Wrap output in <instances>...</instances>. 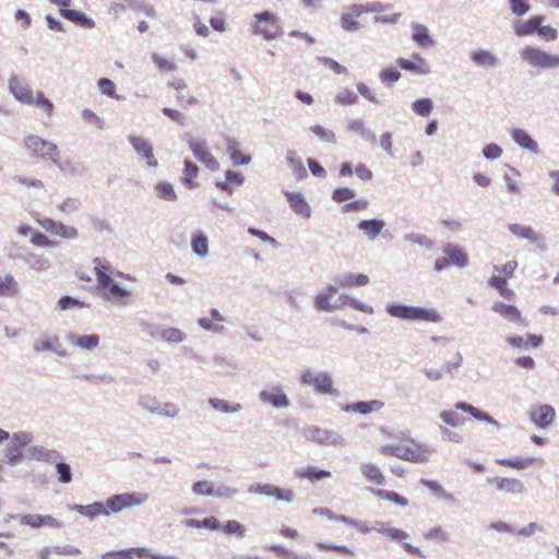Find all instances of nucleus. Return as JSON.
<instances>
[{
    "instance_id": "obj_1",
    "label": "nucleus",
    "mask_w": 559,
    "mask_h": 559,
    "mask_svg": "<svg viewBox=\"0 0 559 559\" xmlns=\"http://www.w3.org/2000/svg\"><path fill=\"white\" fill-rule=\"evenodd\" d=\"M337 293V288L334 286L326 287L325 292L319 294L316 297L314 300V307L319 311H332L336 308L344 307L346 305L353 307L356 310H359L365 313H372L373 309L371 306H368L366 304H361L357 301L356 299L349 298L347 296H341L340 297V304L332 305L330 302V299Z\"/></svg>"
},
{
    "instance_id": "obj_2",
    "label": "nucleus",
    "mask_w": 559,
    "mask_h": 559,
    "mask_svg": "<svg viewBox=\"0 0 559 559\" xmlns=\"http://www.w3.org/2000/svg\"><path fill=\"white\" fill-rule=\"evenodd\" d=\"M386 312L390 316L402 320L426 321L433 323L441 321V316L435 309L411 307L405 305H389L386 307Z\"/></svg>"
},
{
    "instance_id": "obj_3",
    "label": "nucleus",
    "mask_w": 559,
    "mask_h": 559,
    "mask_svg": "<svg viewBox=\"0 0 559 559\" xmlns=\"http://www.w3.org/2000/svg\"><path fill=\"white\" fill-rule=\"evenodd\" d=\"M251 27L254 35L261 36L265 40H273L283 34L278 16L270 11L255 13Z\"/></svg>"
},
{
    "instance_id": "obj_4",
    "label": "nucleus",
    "mask_w": 559,
    "mask_h": 559,
    "mask_svg": "<svg viewBox=\"0 0 559 559\" xmlns=\"http://www.w3.org/2000/svg\"><path fill=\"white\" fill-rule=\"evenodd\" d=\"M522 59L535 68L559 67V56L550 55L539 48L527 46L522 50Z\"/></svg>"
},
{
    "instance_id": "obj_5",
    "label": "nucleus",
    "mask_w": 559,
    "mask_h": 559,
    "mask_svg": "<svg viewBox=\"0 0 559 559\" xmlns=\"http://www.w3.org/2000/svg\"><path fill=\"white\" fill-rule=\"evenodd\" d=\"M25 146L36 156L57 162L59 150L56 144L47 142L38 135H27L24 140Z\"/></svg>"
},
{
    "instance_id": "obj_6",
    "label": "nucleus",
    "mask_w": 559,
    "mask_h": 559,
    "mask_svg": "<svg viewBox=\"0 0 559 559\" xmlns=\"http://www.w3.org/2000/svg\"><path fill=\"white\" fill-rule=\"evenodd\" d=\"M432 450L426 443L414 439L402 441L403 460L412 463H425L428 461Z\"/></svg>"
},
{
    "instance_id": "obj_7",
    "label": "nucleus",
    "mask_w": 559,
    "mask_h": 559,
    "mask_svg": "<svg viewBox=\"0 0 559 559\" xmlns=\"http://www.w3.org/2000/svg\"><path fill=\"white\" fill-rule=\"evenodd\" d=\"M148 499V495L144 492L121 493L116 495L107 500L106 507L109 514L117 513L126 508L144 503Z\"/></svg>"
},
{
    "instance_id": "obj_8",
    "label": "nucleus",
    "mask_w": 559,
    "mask_h": 559,
    "mask_svg": "<svg viewBox=\"0 0 559 559\" xmlns=\"http://www.w3.org/2000/svg\"><path fill=\"white\" fill-rule=\"evenodd\" d=\"M487 483L493 487L496 491L504 495L518 496L526 491L523 481L514 477L495 476L487 478Z\"/></svg>"
},
{
    "instance_id": "obj_9",
    "label": "nucleus",
    "mask_w": 559,
    "mask_h": 559,
    "mask_svg": "<svg viewBox=\"0 0 559 559\" xmlns=\"http://www.w3.org/2000/svg\"><path fill=\"white\" fill-rule=\"evenodd\" d=\"M377 532L388 538H391L393 540L401 543L403 549L407 554H409L412 556L420 557V558L426 557V555L418 547H415V546L411 545L409 543L405 542L408 538V534L405 531H403L401 528L390 527L384 524H381L380 527L377 528Z\"/></svg>"
},
{
    "instance_id": "obj_10",
    "label": "nucleus",
    "mask_w": 559,
    "mask_h": 559,
    "mask_svg": "<svg viewBox=\"0 0 559 559\" xmlns=\"http://www.w3.org/2000/svg\"><path fill=\"white\" fill-rule=\"evenodd\" d=\"M301 382L304 384L312 385L314 390L322 394H333V382L328 373H313L312 371H305L301 374Z\"/></svg>"
},
{
    "instance_id": "obj_11",
    "label": "nucleus",
    "mask_w": 559,
    "mask_h": 559,
    "mask_svg": "<svg viewBox=\"0 0 559 559\" xmlns=\"http://www.w3.org/2000/svg\"><path fill=\"white\" fill-rule=\"evenodd\" d=\"M376 7L353 4L341 17V25L346 32H355L359 28L357 19L365 12L376 11Z\"/></svg>"
},
{
    "instance_id": "obj_12",
    "label": "nucleus",
    "mask_w": 559,
    "mask_h": 559,
    "mask_svg": "<svg viewBox=\"0 0 559 559\" xmlns=\"http://www.w3.org/2000/svg\"><path fill=\"white\" fill-rule=\"evenodd\" d=\"M37 223L51 235L59 236L64 239H74L78 237L76 228L67 226L61 222H56L51 218H38Z\"/></svg>"
},
{
    "instance_id": "obj_13",
    "label": "nucleus",
    "mask_w": 559,
    "mask_h": 559,
    "mask_svg": "<svg viewBox=\"0 0 559 559\" xmlns=\"http://www.w3.org/2000/svg\"><path fill=\"white\" fill-rule=\"evenodd\" d=\"M128 140L135 152L145 159L148 167L155 168L158 166V162L154 156L153 146L146 139L139 135H130Z\"/></svg>"
},
{
    "instance_id": "obj_14",
    "label": "nucleus",
    "mask_w": 559,
    "mask_h": 559,
    "mask_svg": "<svg viewBox=\"0 0 559 559\" xmlns=\"http://www.w3.org/2000/svg\"><path fill=\"white\" fill-rule=\"evenodd\" d=\"M189 147L193 152L198 160L204 164L210 170L214 171L219 168V163L211 154V152L207 150L203 142L191 139L189 141Z\"/></svg>"
},
{
    "instance_id": "obj_15",
    "label": "nucleus",
    "mask_w": 559,
    "mask_h": 559,
    "mask_svg": "<svg viewBox=\"0 0 559 559\" xmlns=\"http://www.w3.org/2000/svg\"><path fill=\"white\" fill-rule=\"evenodd\" d=\"M9 90L13 94L15 99H17L19 102L26 104V105H33V103H34L33 93H32L31 87L28 86V84L25 81H23L19 78H12L9 81Z\"/></svg>"
},
{
    "instance_id": "obj_16",
    "label": "nucleus",
    "mask_w": 559,
    "mask_h": 559,
    "mask_svg": "<svg viewBox=\"0 0 559 559\" xmlns=\"http://www.w3.org/2000/svg\"><path fill=\"white\" fill-rule=\"evenodd\" d=\"M556 413L550 405H539L530 412L531 420L539 428L548 427L555 419Z\"/></svg>"
},
{
    "instance_id": "obj_17",
    "label": "nucleus",
    "mask_w": 559,
    "mask_h": 559,
    "mask_svg": "<svg viewBox=\"0 0 559 559\" xmlns=\"http://www.w3.org/2000/svg\"><path fill=\"white\" fill-rule=\"evenodd\" d=\"M21 524L38 528L41 526L59 527V522L51 515L24 514L20 519Z\"/></svg>"
},
{
    "instance_id": "obj_18",
    "label": "nucleus",
    "mask_w": 559,
    "mask_h": 559,
    "mask_svg": "<svg viewBox=\"0 0 559 559\" xmlns=\"http://www.w3.org/2000/svg\"><path fill=\"white\" fill-rule=\"evenodd\" d=\"M150 559L151 551L146 548H130L118 551H109L103 556V559Z\"/></svg>"
},
{
    "instance_id": "obj_19",
    "label": "nucleus",
    "mask_w": 559,
    "mask_h": 559,
    "mask_svg": "<svg viewBox=\"0 0 559 559\" xmlns=\"http://www.w3.org/2000/svg\"><path fill=\"white\" fill-rule=\"evenodd\" d=\"M364 478L373 485L382 486L385 484V476L383 472L373 463H362L359 467Z\"/></svg>"
},
{
    "instance_id": "obj_20",
    "label": "nucleus",
    "mask_w": 559,
    "mask_h": 559,
    "mask_svg": "<svg viewBox=\"0 0 559 559\" xmlns=\"http://www.w3.org/2000/svg\"><path fill=\"white\" fill-rule=\"evenodd\" d=\"M93 262L97 280V289L102 293L114 281L109 274V266L106 265L100 258H95Z\"/></svg>"
},
{
    "instance_id": "obj_21",
    "label": "nucleus",
    "mask_w": 559,
    "mask_h": 559,
    "mask_svg": "<svg viewBox=\"0 0 559 559\" xmlns=\"http://www.w3.org/2000/svg\"><path fill=\"white\" fill-rule=\"evenodd\" d=\"M28 441L29 439L27 435L22 433L14 436L13 443L8 447L5 454V457L10 464H14L21 460V450L28 443Z\"/></svg>"
},
{
    "instance_id": "obj_22",
    "label": "nucleus",
    "mask_w": 559,
    "mask_h": 559,
    "mask_svg": "<svg viewBox=\"0 0 559 559\" xmlns=\"http://www.w3.org/2000/svg\"><path fill=\"white\" fill-rule=\"evenodd\" d=\"M260 399L264 403H269L275 407H286L289 404L287 396L280 388L263 390L260 393Z\"/></svg>"
},
{
    "instance_id": "obj_23",
    "label": "nucleus",
    "mask_w": 559,
    "mask_h": 559,
    "mask_svg": "<svg viewBox=\"0 0 559 559\" xmlns=\"http://www.w3.org/2000/svg\"><path fill=\"white\" fill-rule=\"evenodd\" d=\"M285 195L289 202L290 207L297 215L305 218L310 217V206L300 193L286 192Z\"/></svg>"
},
{
    "instance_id": "obj_24",
    "label": "nucleus",
    "mask_w": 559,
    "mask_h": 559,
    "mask_svg": "<svg viewBox=\"0 0 559 559\" xmlns=\"http://www.w3.org/2000/svg\"><path fill=\"white\" fill-rule=\"evenodd\" d=\"M60 14L68 21H71L78 26L83 28H93L95 26V22L88 17L85 13L72 9H62L60 10Z\"/></svg>"
},
{
    "instance_id": "obj_25",
    "label": "nucleus",
    "mask_w": 559,
    "mask_h": 559,
    "mask_svg": "<svg viewBox=\"0 0 559 559\" xmlns=\"http://www.w3.org/2000/svg\"><path fill=\"white\" fill-rule=\"evenodd\" d=\"M443 253L448 257L451 264L463 267L468 263L467 254L457 246L448 243L442 249Z\"/></svg>"
},
{
    "instance_id": "obj_26",
    "label": "nucleus",
    "mask_w": 559,
    "mask_h": 559,
    "mask_svg": "<svg viewBox=\"0 0 559 559\" xmlns=\"http://www.w3.org/2000/svg\"><path fill=\"white\" fill-rule=\"evenodd\" d=\"M492 310L510 322L523 323L522 314L515 306L496 302Z\"/></svg>"
},
{
    "instance_id": "obj_27",
    "label": "nucleus",
    "mask_w": 559,
    "mask_h": 559,
    "mask_svg": "<svg viewBox=\"0 0 559 559\" xmlns=\"http://www.w3.org/2000/svg\"><path fill=\"white\" fill-rule=\"evenodd\" d=\"M102 296L111 302H119L124 305L130 297V293L114 282L102 293Z\"/></svg>"
},
{
    "instance_id": "obj_28",
    "label": "nucleus",
    "mask_w": 559,
    "mask_h": 559,
    "mask_svg": "<svg viewBox=\"0 0 559 559\" xmlns=\"http://www.w3.org/2000/svg\"><path fill=\"white\" fill-rule=\"evenodd\" d=\"M384 406V403L378 400H372L369 402H357L345 406L346 412H355L364 415L379 412Z\"/></svg>"
},
{
    "instance_id": "obj_29",
    "label": "nucleus",
    "mask_w": 559,
    "mask_h": 559,
    "mask_svg": "<svg viewBox=\"0 0 559 559\" xmlns=\"http://www.w3.org/2000/svg\"><path fill=\"white\" fill-rule=\"evenodd\" d=\"M414 58L416 59L417 62L404 58L397 59L396 62L404 70L412 71L418 74H428L430 72V69L427 62L418 55H416Z\"/></svg>"
},
{
    "instance_id": "obj_30",
    "label": "nucleus",
    "mask_w": 559,
    "mask_h": 559,
    "mask_svg": "<svg viewBox=\"0 0 559 559\" xmlns=\"http://www.w3.org/2000/svg\"><path fill=\"white\" fill-rule=\"evenodd\" d=\"M543 21V16L535 15L528 19L526 22L516 23L514 26L515 34L518 36L532 35L533 33L538 32V28Z\"/></svg>"
},
{
    "instance_id": "obj_31",
    "label": "nucleus",
    "mask_w": 559,
    "mask_h": 559,
    "mask_svg": "<svg viewBox=\"0 0 559 559\" xmlns=\"http://www.w3.org/2000/svg\"><path fill=\"white\" fill-rule=\"evenodd\" d=\"M73 509L76 510L80 514L91 519L98 515H109V510L107 509L106 504L102 502H94L86 506L76 504L73 507Z\"/></svg>"
},
{
    "instance_id": "obj_32",
    "label": "nucleus",
    "mask_w": 559,
    "mask_h": 559,
    "mask_svg": "<svg viewBox=\"0 0 559 559\" xmlns=\"http://www.w3.org/2000/svg\"><path fill=\"white\" fill-rule=\"evenodd\" d=\"M296 476L301 479H308L311 483L321 480L323 478H329L331 473L325 469H321L317 466H306L296 472Z\"/></svg>"
},
{
    "instance_id": "obj_33",
    "label": "nucleus",
    "mask_w": 559,
    "mask_h": 559,
    "mask_svg": "<svg viewBox=\"0 0 559 559\" xmlns=\"http://www.w3.org/2000/svg\"><path fill=\"white\" fill-rule=\"evenodd\" d=\"M19 294V285L11 274L0 273V296L13 298Z\"/></svg>"
},
{
    "instance_id": "obj_34",
    "label": "nucleus",
    "mask_w": 559,
    "mask_h": 559,
    "mask_svg": "<svg viewBox=\"0 0 559 559\" xmlns=\"http://www.w3.org/2000/svg\"><path fill=\"white\" fill-rule=\"evenodd\" d=\"M227 153L235 165H247L251 160L250 155L245 154L240 144L235 140L228 141Z\"/></svg>"
},
{
    "instance_id": "obj_35",
    "label": "nucleus",
    "mask_w": 559,
    "mask_h": 559,
    "mask_svg": "<svg viewBox=\"0 0 559 559\" xmlns=\"http://www.w3.org/2000/svg\"><path fill=\"white\" fill-rule=\"evenodd\" d=\"M538 460L535 457H523V459H498L496 463L499 466L508 467L516 471L525 469L533 464L537 463Z\"/></svg>"
},
{
    "instance_id": "obj_36",
    "label": "nucleus",
    "mask_w": 559,
    "mask_h": 559,
    "mask_svg": "<svg viewBox=\"0 0 559 559\" xmlns=\"http://www.w3.org/2000/svg\"><path fill=\"white\" fill-rule=\"evenodd\" d=\"M307 439L318 442L320 444H328L334 442V435L331 431L321 429L319 427H310L306 430Z\"/></svg>"
},
{
    "instance_id": "obj_37",
    "label": "nucleus",
    "mask_w": 559,
    "mask_h": 559,
    "mask_svg": "<svg viewBox=\"0 0 559 559\" xmlns=\"http://www.w3.org/2000/svg\"><path fill=\"white\" fill-rule=\"evenodd\" d=\"M199 174V167L192 162L186 159L185 160V169L181 177V182L188 188L193 189L197 187L195 179Z\"/></svg>"
},
{
    "instance_id": "obj_38",
    "label": "nucleus",
    "mask_w": 559,
    "mask_h": 559,
    "mask_svg": "<svg viewBox=\"0 0 559 559\" xmlns=\"http://www.w3.org/2000/svg\"><path fill=\"white\" fill-rule=\"evenodd\" d=\"M513 140L522 147L532 152H537V143L528 135V133L522 129H514L512 131Z\"/></svg>"
},
{
    "instance_id": "obj_39",
    "label": "nucleus",
    "mask_w": 559,
    "mask_h": 559,
    "mask_svg": "<svg viewBox=\"0 0 559 559\" xmlns=\"http://www.w3.org/2000/svg\"><path fill=\"white\" fill-rule=\"evenodd\" d=\"M420 483L430 491H432L437 498L448 502H454L455 499L453 495L448 492L438 481L421 479Z\"/></svg>"
},
{
    "instance_id": "obj_40",
    "label": "nucleus",
    "mask_w": 559,
    "mask_h": 559,
    "mask_svg": "<svg viewBox=\"0 0 559 559\" xmlns=\"http://www.w3.org/2000/svg\"><path fill=\"white\" fill-rule=\"evenodd\" d=\"M413 39L421 47H428L433 44V40L429 36L428 28L421 24H413Z\"/></svg>"
},
{
    "instance_id": "obj_41",
    "label": "nucleus",
    "mask_w": 559,
    "mask_h": 559,
    "mask_svg": "<svg viewBox=\"0 0 559 559\" xmlns=\"http://www.w3.org/2000/svg\"><path fill=\"white\" fill-rule=\"evenodd\" d=\"M337 283L343 288L366 286L369 283V277L365 274H349L338 278Z\"/></svg>"
},
{
    "instance_id": "obj_42",
    "label": "nucleus",
    "mask_w": 559,
    "mask_h": 559,
    "mask_svg": "<svg viewBox=\"0 0 559 559\" xmlns=\"http://www.w3.org/2000/svg\"><path fill=\"white\" fill-rule=\"evenodd\" d=\"M509 230L519 238L527 239L532 242L538 241L539 237L534 229L526 225L510 224Z\"/></svg>"
},
{
    "instance_id": "obj_43",
    "label": "nucleus",
    "mask_w": 559,
    "mask_h": 559,
    "mask_svg": "<svg viewBox=\"0 0 559 559\" xmlns=\"http://www.w3.org/2000/svg\"><path fill=\"white\" fill-rule=\"evenodd\" d=\"M455 409H461L463 412L469 413L474 418L478 420H484L489 424L498 425V423L490 417L488 414L484 413L483 411L467 404L464 402H459L455 404Z\"/></svg>"
},
{
    "instance_id": "obj_44",
    "label": "nucleus",
    "mask_w": 559,
    "mask_h": 559,
    "mask_svg": "<svg viewBox=\"0 0 559 559\" xmlns=\"http://www.w3.org/2000/svg\"><path fill=\"white\" fill-rule=\"evenodd\" d=\"M373 493L379 499L391 501L400 507L404 508V507L408 506V499L404 496H401L400 493H397L395 491L377 489V490H373Z\"/></svg>"
},
{
    "instance_id": "obj_45",
    "label": "nucleus",
    "mask_w": 559,
    "mask_h": 559,
    "mask_svg": "<svg viewBox=\"0 0 559 559\" xmlns=\"http://www.w3.org/2000/svg\"><path fill=\"white\" fill-rule=\"evenodd\" d=\"M384 227V223L379 219H366L358 224V228L371 238L377 237Z\"/></svg>"
},
{
    "instance_id": "obj_46",
    "label": "nucleus",
    "mask_w": 559,
    "mask_h": 559,
    "mask_svg": "<svg viewBox=\"0 0 559 559\" xmlns=\"http://www.w3.org/2000/svg\"><path fill=\"white\" fill-rule=\"evenodd\" d=\"M185 525L188 527L209 528L212 531L221 528V524H219L218 520L214 516L206 518L203 521L188 519L185 521Z\"/></svg>"
},
{
    "instance_id": "obj_47",
    "label": "nucleus",
    "mask_w": 559,
    "mask_h": 559,
    "mask_svg": "<svg viewBox=\"0 0 559 559\" xmlns=\"http://www.w3.org/2000/svg\"><path fill=\"white\" fill-rule=\"evenodd\" d=\"M209 403L213 408L223 413H236L241 409V405L239 403L231 404L222 399L213 397L209 400Z\"/></svg>"
},
{
    "instance_id": "obj_48",
    "label": "nucleus",
    "mask_w": 559,
    "mask_h": 559,
    "mask_svg": "<svg viewBox=\"0 0 559 559\" xmlns=\"http://www.w3.org/2000/svg\"><path fill=\"white\" fill-rule=\"evenodd\" d=\"M472 60L481 67H493L497 63V58L487 50H477L473 52Z\"/></svg>"
},
{
    "instance_id": "obj_49",
    "label": "nucleus",
    "mask_w": 559,
    "mask_h": 559,
    "mask_svg": "<svg viewBox=\"0 0 559 559\" xmlns=\"http://www.w3.org/2000/svg\"><path fill=\"white\" fill-rule=\"evenodd\" d=\"M287 163L292 168L294 175L298 179H304L307 176V170L304 167L302 162L296 156L295 152H292L287 157Z\"/></svg>"
},
{
    "instance_id": "obj_50",
    "label": "nucleus",
    "mask_w": 559,
    "mask_h": 559,
    "mask_svg": "<svg viewBox=\"0 0 559 559\" xmlns=\"http://www.w3.org/2000/svg\"><path fill=\"white\" fill-rule=\"evenodd\" d=\"M440 418L449 426L457 427L465 423V418L462 417L454 409H445L441 412Z\"/></svg>"
},
{
    "instance_id": "obj_51",
    "label": "nucleus",
    "mask_w": 559,
    "mask_h": 559,
    "mask_svg": "<svg viewBox=\"0 0 559 559\" xmlns=\"http://www.w3.org/2000/svg\"><path fill=\"white\" fill-rule=\"evenodd\" d=\"M156 193L158 198L167 200V201H175L177 199V194L174 190V187L169 182H159L155 187Z\"/></svg>"
},
{
    "instance_id": "obj_52",
    "label": "nucleus",
    "mask_w": 559,
    "mask_h": 559,
    "mask_svg": "<svg viewBox=\"0 0 559 559\" xmlns=\"http://www.w3.org/2000/svg\"><path fill=\"white\" fill-rule=\"evenodd\" d=\"M412 108L415 114L427 117L431 112L433 104L430 98H420L413 103Z\"/></svg>"
},
{
    "instance_id": "obj_53",
    "label": "nucleus",
    "mask_w": 559,
    "mask_h": 559,
    "mask_svg": "<svg viewBox=\"0 0 559 559\" xmlns=\"http://www.w3.org/2000/svg\"><path fill=\"white\" fill-rule=\"evenodd\" d=\"M192 249L201 257L206 255L209 251L207 238L201 233L195 234L192 238Z\"/></svg>"
},
{
    "instance_id": "obj_54",
    "label": "nucleus",
    "mask_w": 559,
    "mask_h": 559,
    "mask_svg": "<svg viewBox=\"0 0 559 559\" xmlns=\"http://www.w3.org/2000/svg\"><path fill=\"white\" fill-rule=\"evenodd\" d=\"M73 343L83 349H93L98 346L99 337L96 334L82 335L75 337Z\"/></svg>"
},
{
    "instance_id": "obj_55",
    "label": "nucleus",
    "mask_w": 559,
    "mask_h": 559,
    "mask_svg": "<svg viewBox=\"0 0 559 559\" xmlns=\"http://www.w3.org/2000/svg\"><path fill=\"white\" fill-rule=\"evenodd\" d=\"M271 497H274L276 500L292 502L295 499V492L289 488L274 486Z\"/></svg>"
},
{
    "instance_id": "obj_56",
    "label": "nucleus",
    "mask_w": 559,
    "mask_h": 559,
    "mask_svg": "<svg viewBox=\"0 0 559 559\" xmlns=\"http://www.w3.org/2000/svg\"><path fill=\"white\" fill-rule=\"evenodd\" d=\"M222 530L226 534L236 535V536H239V537H242L245 535V533H246L245 527L238 521H235V520L227 521L223 525Z\"/></svg>"
},
{
    "instance_id": "obj_57",
    "label": "nucleus",
    "mask_w": 559,
    "mask_h": 559,
    "mask_svg": "<svg viewBox=\"0 0 559 559\" xmlns=\"http://www.w3.org/2000/svg\"><path fill=\"white\" fill-rule=\"evenodd\" d=\"M152 60L160 71L173 72L177 69L176 64L173 61H170L157 53H154L152 56Z\"/></svg>"
},
{
    "instance_id": "obj_58",
    "label": "nucleus",
    "mask_w": 559,
    "mask_h": 559,
    "mask_svg": "<svg viewBox=\"0 0 559 559\" xmlns=\"http://www.w3.org/2000/svg\"><path fill=\"white\" fill-rule=\"evenodd\" d=\"M162 337L167 342L179 343L183 341L185 334L179 329L168 328L162 332Z\"/></svg>"
},
{
    "instance_id": "obj_59",
    "label": "nucleus",
    "mask_w": 559,
    "mask_h": 559,
    "mask_svg": "<svg viewBox=\"0 0 559 559\" xmlns=\"http://www.w3.org/2000/svg\"><path fill=\"white\" fill-rule=\"evenodd\" d=\"M400 78L401 73L393 68H386L380 72L381 82L388 85L395 83Z\"/></svg>"
},
{
    "instance_id": "obj_60",
    "label": "nucleus",
    "mask_w": 559,
    "mask_h": 559,
    "mask_svg": "<svg viewBox=\"0 0 559 559\" xmlns=\"http://www.w3.org/2000/svg\"><path fill=\"white\" fill-rule=\"evenodd\" d=\"M270 550L280 559H300L297 554L280 545H272Z\"/></svg>"
},
{
    "instance_id": "obj_61",
    "label": "nucleus",
    "mask_w": 559,
    "mask_h": 559,
    "mask_svg": "<svg viewBox=\"0 0 559 559\" xmlns=\"http://www.w3.org/2000/svg\"><path fill=\"white\" fill-rule=\"evenodd\" d=\"M355 197L354 190L349 188H337L333 191L332 199L337 202H346Z\"/></svg>"
},
{
    "instance_id": "obj_62",
    "label": "nucleus",
    "mask_w": 559,
    "mask_h": 559,
    "mask_svg": "<svg viewBox=\"0 0 559 559\" xmlns=\"http://www.w3.org/2000/svg\"><path fill=\"white\" fill-rule=\"evenodd\" d=\"M37 107L43 109L48 116L52 115L53 111V105L52 103L44 96L43 93H37L36 97L34 98V103Z\"/></svg>"
},
{
    "instance_id": "obj_63",
    "label": "nucleus",
    "mask_w": 559,
    "mask_h": 559,
    "mask_svg": "<svg viewBox=\"0 0 559 559\" xmlns=\"http://www.w3.org/2000/svg\"><path fill=\"white\" fill-rule=\"evenodd\" d=\"M424 537L427 539H436V540H439L442 543L449 540V536H448L447 532L441 526H437V527L429 530L428 532H426L424 534Z\"/></svg>"
},
{
    "instance_id": "obj_64",
    "label": "nucleus",
    "mask_w": 559,
    "mask_h": 559,
    "mask_svg": "<svg viewBox=\"0 0 559 559\" xmlns=\"http://www.w3.org/2000/svg\"><path fill=\"white\" fill-rule=\"evenodd\" d=\"M210 24L217 32H225L227 28L225 13L219 11L210 19Z\"/></svg>"
}]
</instances>
